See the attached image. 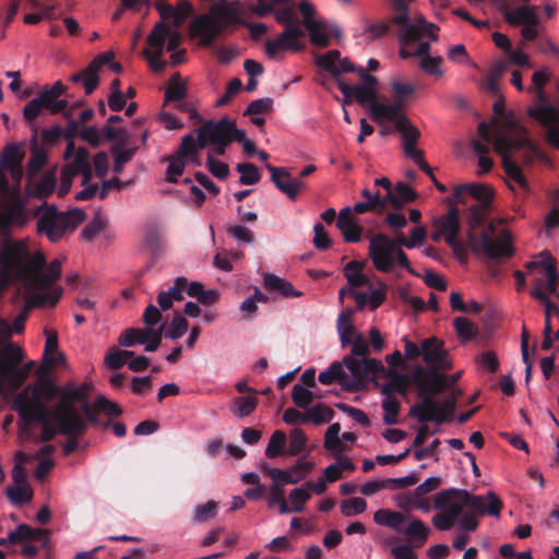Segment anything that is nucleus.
<instances>
[{"instance_id": "f257e3e1", "label": "nucleus", "mask_w": 559, "mask_h": 559, "mask_svg": "<svg viewBox=\"0 0 559 559\" xmlns=\"http://www.w3.org/2000/svg\"><path fill=\"white\" fill-rule=\"evenodd\" d=\"M493 193V189L487 185L465 183L454 188L453 199L457 204L468 205L466 219L471 228L467 233L469 249L477 255L497 260L514 254L509 235H506L503 239L495 240L486 230L479 235L473 231L474 228L485 224Z\"/></svg>"}, {"instance_id": "f03ea898", "label": "nucleus", "mask_w": 559, "mask_h": 559, "mask_svg": "<svg viewBox=\"0 0 559 559\" xmlns=\"http://www.w3.org/2000/svg\"><path fill=\"white\" fill-rule=\"evenodd\" d=\"M7 269L19 274L20 282H26L41 289L52 288L61 276V262L55 259L46 266V259L40 251H31L21 239H4Z\"/></svg>"}, {"instance_id": "7ed1b4c3", "label": "nucleus", "mask_w": 559, "mask_h": 559, "mask_svg": "<svg viewBox=\"0 0 559 559\" xmlns=\"http://www.w3.org/2000/svg\"><path fill=\"white\" fill-rule=\"evenodd\" d=\"M33 216H37L36 231L45 236L50 242H58L68 234L73 233L82 224L86 214L81 209H72L61 212L55 204L44 201L33 210Z\"/></svg>"}, {"instance_id": "20e7f679", "label": "nucleus", "mask_w": 559, "mask_h": 559, "mask_svg": "<svg viewBox=\"0 0 559 559\" xmlns=\"http://www.w3.org/2000/svg\"><path fill=\"white\" fill-rule=\"evenodd\" d=\"M235 5L236 3L214 5L210 13L197 16L190 25L191 35L199 37L203 47H212L228 25L241 23Z\"/></svg>"}, {"instance_id": "39448f33", "label": "nucleus", "mask_w": 559, "mask_h": 559, "mask_svg": "<svg viewBox=\"0 0 559 559\" xmlns=\"http://www.w3.org/2000/svg\"><path fill=\"white\" fill-rule=\"evenodd\" d=\"M392 238L379 233L369 237L368 254L373 266L382 273H390L397 263L409 274L419 276L412 267L408 257L401 248H395Z\"/></svg>"}, {"instance_id": "423d86ee", "label": "nucleus", "mask_w": 559, "mask_h": 559, "mask_svg": "<svg viewBox=\"0 0 559 559\" xmlns=\"http://www.w3.org/2000/svg\"><path fill=\"white\" fill-rule=\"evenodd\" d=\"M23 350L12 342L0 346V393L5 380L13 390H19L25 383L28 373L35 362L29 361L24 367L17 368L23 360Z\"/></svg>"}, {"instance_id": "0eeeda50", "label": "nucleus", "mask_w": 559, "mask_h": 559, "mask_svg": "<svg viewBox=\"0 0 559 559\" xmlns=\"http://www.w3.org/2000/svg\"><path fill=\"white\" fill-rule=\"evenodd\" d=\"M85 397L80 389L67 392L60 400L53 412V420L58 425L60 433L64 436H83L87 430L86 421L78 413L73 403Z\"/></svg>"}, {"instance_id": "6e6552de", "label": "nucleus", "mask_w": 559, "mask_h": 559, "mask_svg": "<svg viewBox=\"0 0 559 559\" xmlns=\"http://www.w3.org/2000/svg\"><path fill=\"white\" fill-rule=\"evenodd\" d=\"M67 87L61 81L55 82L50 87L45 86L37 95V97L29 100L23 109V118L28 123L34 124L33 121L43 115L44 110L51 115H57L68 108L69 102L60 99L66 93Z\"/></svg>"}, {"instance_id": "1a4fd4ad", "label": "nucleus", "mask_w": 559, "mask_h": 559, "mask_svg": "<svg viewBox=\"0 0 559 559\" xmlns=\"http://www.w3.org/2000/svg\"><path fill=\"white\" fill-rule=\"evenodd\" d=\"M456 401L454 396L442 402L435 401L430 396H424L420 403L414 404L409 409V416L417 418L419 423L435 421L443 424L451 419Z\"/></svg>"}, {"instance_id": "9d476101", "label": "nucleus", "mask_w": 559, "mask_h": 559, "mask_svg": "<svg viewBox=\"0 0 559 559\" xmlns=\"http://www.w3.org/2000/svg\"><path fill=\"white\" fill-rule=\"evenodd\" d=\"M358 75L362 84L349 85L343 80H337V86L344 96L343 104H350L355 99L359 105L369 104L372 114V104L378 102V79L366 72L364 68H359Z\"/></svg>"}, {"instance_id": "9b49d317", "label": "nucleus", "mask_w": 559, "mask_h": 559, "mask_svg": "<svg viewBox=\"0 0 559 559\" xmlns=\"http://www.w3.org/2000/svg\"><path fill=\"white\" fill-rule=\"evenodd\" d=\"M58 395V388L48 379H41L38 384L27 385L13 400L12 408L20 412L21 406L29 412H37L36 404L48 408L46 401H51Z\"/></svg>"}, {"instance_id": "f8f14e48", "label": "nucleus", "mask_w": 559, "mask_h": 559, "mask_svg": "<svg viewBox=\"0 0 559 559\" xmlns=\"http://www.w3.org/2000/svg\"><path fill=\"white\" fill-rule=\"evenodd\" d=\"M500 139L506 140L509 144L508 157H512L513 154L519 153V158L525 166H532L536 159L544 163L548 162L547 155L528 138L525 128L520 127L512 136H499L495 141L496 144Z\"/></svg>"}, {"instance_id": "ddd939ff", "label": "nucleus", "mask_w": 559, "mask_h": 559, "mask_svg": "<svg viewBox=\"0 0 559 559\" xmlns=\"http://www.w3.org/2000/svg\"><path fill=\"white\" fill-rule=\"evenodd\" d=\"M305 37L306 32L300 25H287L276 38L265 40V53L271 59H277L284 51H301L305 49L301 41Z\"/></svg>"}, {"instance_id": "4468645a", "label": "nucleus", "mask_w": 559, "mask_h": 559, "mask_svg": "<svg viewBox=\"0 0 559 559\" xmlns=\"http://www.w3.org/2000/svg\"><path fill=\"white\" fill-rule=\"evenodd\" d=\"M508 142L500 139L497 143V153L502 157V166L507 175L508 187L520 198H526L531 193V186L520 165L508 157Z\"/></svg>"}, {"instance_id": "2eb2a0df", "label": "nucleus", "mask_w": 559, "mask_h": 559, "mask_svg": "<svg viewBox=\"0 0 559 559\" xmlns=\"http://www.w3.org/2000/svg\"><path fill=\"white\" fill-rule=\"evenodd\" d=\"M413 0H391L393 10L397 13L391 19V23L399 26L397 40L400 45L419 40V28L411 21L408 4Z\"/></svg>"}, {"instance_id": "dca6fc26", "label": "nucleus", "mask_w": 559, "mask_h": 559, "mask_svg": "<svg viewBox=\"0 0 559 559\" xmlns=\"http://www.w3.org/2000/svg\"><path fill=\"white\" fill-rule=\"evenodd\" d=\"M298 10L302 15L301 25L309 32L310 41L321 48H325L330 45V40L325 31L328 29V23L321 20H316V8L312 3L307 0H302L298 3Z\"/></svg>"}, {"instance_id": "f3484780", "label": "nucleus", "mask_w": 559, "mask_h": 559, "mask_svg": "<svg viewBox=\"0 0 559 559\" xmlns=\"http://www.w3.org/2000/svg\"><path fill=\"white\" fill-rule=\"evenodd\" d=\"M528 114L545 129L546 141L559 150V109L552 105H535Z\"/></svg>"}, {"instance_id": "a211bd4d", "label": "nucleus", "mask_w": 559, "mask_h": 559, "mask_svg": "<svg viewBox=\"0 0 559 559\" xmlns=\"http://www.w3.org/2000/svg\"><path fill=\"white\" fill-rule=\"evenodd\" d=\"M112 59L114 52L111 51L97 55L85 69L72 74L70 81L74 84L81 83L85 94L91 95L99 85V70L103 66L111 62Z\"/></svg>"}, {"instance_id": "6ab92c4d", "label": "nucleus", "mask_w": 559, "mask_h": 559, "mask_svg": "<svg viewBox=\"0 0 559 559\" xmlns=\"http://www.w3.org/2000/svg\"><path fill=\"white\" fill-rule=\"evenodd\" d=\"M36 408L37 412H29L25 406H21L20 412H17L19 417L25 427H29L35 421L40 423L41 433L39 441L49 442L56 438L58 432H60L59 427L57 426L56 428L50 423V419H53V413L49 412L48 408H44L39 403L36 404Z\"/></svg>"}, {"instance_id": "aec40b11", "label": "nucleus", "mask_w": 559, "mask_h": 559, "mask_svg": "<svg viewBox=\"0 0 559 559\" xmlns=\"http://www.w3.org/2000/svg\"><path fill=\"white\" fill-rule=\"evenodd\" d=\"M142 246L151 255L150 263L141 271L143 274L150 270L165 252L166 242L164 240V230L159 224L156 222L145 224Z\"/></svg>"}, {"instance_id": "412c9836", "label": "nucleus", "mask_w": 559, "mask_h": 559, "mask_svg": "<svg viewBox=\"0 0 559 559\" xmlns=\"http://www.w3.org/2000/svg\"><path fill=\"white\" fill-rule=\"evenodd\" d=\"M525 269L533 275L544 276L547 282V290L555 297H559L557 265L548 252L540 253L539 260L527 262Z\"/></svg>"}, {"instance_id": "4be33fe9", "label": "nucleus", "mask_w": 559, "mask_h": 559, "mask_svg": "<svg viewBox=\"0 0 559 559\" xmlns=\"http://www.w3.org/2000/svg\"><path fill=\"white\" fill-rule=\"evenodd\" d=\"M231 129V120L223 118L221 120H207L201 128L197 130L199 135V147L200 150L205 148L207 145L230 141L228 133Z\"/></svg>"}, {"instance_id": "5701e85b", "label": "nucleus", "mask_w": 559, "mask_h": 559, "mask_svg": "<svg viewBox=\"0 0 559 559\" xmlns=\"http://www.w3.org/2000/svg\"><path fill=\"white\" fill-rule=\"evenodd\" d=\"M424 361L431 370H450L452 364L443 343L437 337H428L421 343Z\"/></svg>"}, {"instance_id": "b1692460", "label": "nucleus", "mask_w": 559, "mask_h": 559, "mask_svg": "<svg viewBox=\"0 0 559 559\" xmlns=\"http://www.w3.org/2000/svg\"><path fill=\"white\" fill-rule=\"evenodd\" d=\"M463 504L478 514L497 518L503 508L502 500L493 491H488L485 497L463 492Z\"/></svg>"}, {"instance_id": "393cba45", "label": "nucleus", "mask_w": 559, "mask_h": 559, "mask_svg": "<svg viewBox=\"0 0 559 559\" xmlns=\"http://www.w3.org/2000/svg\"><path fill=\"white\" fill-rule=\"evenodd\" d=\"M162 28H164V22H158L155 24L154 28L146 38L147 45L153 48L144 49L142 51L143 57L148 61L150 68L154 72H163L167 66L166 61L162 59L163 51V36Z\"/></svg>"}, {"instance_id": "a878e982", "label": "nucleus", "mask_w": 559, "mask_h": 559, "mask_svg": "<svg viewBox=\"0 0 559 559\" xmlns=\"http://www.w3.org/2000/svg\"><path fill=\"white\" fill-rule=\"evenodd\" d=\"M316 63L318 67L330 72L336 82L341 80L338 76L342 73L356 72L358 74L360 68L353 64L347 58L341 59V52L336 49L319 56Z\"/></svg>"}, {"instance_id": "bb28decb", "label": "nucleus", "mask_w": 559, "mask_h": 559, "mask_svg": "<svg viewBox=\"0 0 559 559\" xmlns=\"http://www.w3.org/2000/svg\"><path fill=\"white\" fill-rule=\"evenodd\" d=\"M24 152L17 143L7 144L0 153V187L10 192V185L7 178L9 169L22 166Z\"/></svg>"}, {"instance_id": "cd10ccee", "label": "nucleus", "mask_w": 559, "mask_h": 559, "mask_svg": "<svg viewBox=\"0 0 559 559\" xmlns=\"http://www.w3.org/2000/svg\"><path fill=\"white\" fill-rule=\"evenodd\" d=\"M318 379L324 385H330L337 380L348 392H357L362 389V385L358 380L349 379L348 374L343 369V364L340 361L332 362L328 369L319 373Z\"/></svg>"}, {"instance_id": "c85d7f7f", "label": "nucleus", "mask_w": 559, "mask_h": 559, "mask_svg": "<svg viewBox=\"0 0 559 559\" xmlns=\"http://www.w3.org/2000/svg\"><path fill=\"white\" fill-rule=\"evenodd\" d=\"M155 7L162 17L160 22L171 21L175 27L180 26L193 11L192 4L187 0L180 1L176 7L159 0Z\"/></svg>"}, {"instance_id": "c756f323", "label": "nucleus", "mask_w": 559, "mask_h": 559, "mask_svg": "<svg viewBox=\"0 0 559 559\" xmlns=\"http://www.w3.org/2000/svg\"><path fill=\"white\" fill-rule=\"evenodd\" d=\"M29 221L25 210V201L16 197L1 213L0 223L3 227H24Z\"/></svg>"}, {"instance_id": "7c9ffc66", "label": "nucleus", "mask_w": 559, "mask_h": 559, "mask_svg": "<svg viewBox=\"0 0 559 559\" xmlns=\"http://www.w3.org/2000/svg\"><path fill=\"white\" fill-rule=\"evenodd\" d=\"M433 227L441 229V233H443V239L447 243L453 242L461 230L459 207L456 205H451L444 215L435 219Z\"/></svg>"}, {"instance_id": "2f4dec72", "label": "nucleus", "mask_w": 559, "mask_h": 559, "mask_svg": "<svg viewBox=\"0 0 559 559\" xmlns=\"http://www.w3.org/2000/svg\"><path fill=\"white\" fill-rule=\"evenodd\" d=\"M32 136H31V153L32 156L27 163V181H31L45 166L47 162V153L46 150L38 144V135L39 129L36 124L31 126Z\"/></svg>"}, {"instance_id": "473e14b6", "label": "nucleus", "mask_w": 559, "mask_h": 559, "mask_svg": "<svg viewBox=\"0 0 559 559\" xmlns=\"http://www.w3.org/2000/svg\"><path fill=\"white\" fill-rule=\"evenodd\" d=\"M336 226L346 242L360 241L362 227L353 218L352 207L347 206L340 211Z\"/></svg>"}, {"instance_id": "72a5a7b5", "label": "nucleus", "mask_w": 559, "mask_h": 559, "mask_svg": "<svg viewBox=\"0 0 559 559\" xmlns=\"http://www.w3.org/2000/svg\"><path fill=\"white\" fill-rule=\"evenodd\" d=\"M406 106L405 99L394 98L393 103H373L372 104V117L374 120L380 121L382 119L390 120L396 123L400 118L406 117L402 114V110Z\"/></svg>"}, {"instance_id": "f704fd0d", "label": "nucleus", "mask_w": 559, "mask_h": 559, "mask_svg": "<svg viewBox=\"0 0 559 559\" xmlns=\"http://www.w3.org/2000/svg\"><path fill=\"white\" fill-rule=\"evenodd\" d=\"M417 192L407 183L400 181L392 191L386 192V205L390 204L394 210H401L403 206L417 199Z\"/></svg>"}, {"instance_id": "c9c22d12", "label": "nucleus", "mask_w": 559, "mask_h": 559, "mask_svg": "<svg viewBox=\"0 0 559 559\" xmlns=\"http://www.w3.org/2000/svg\"><path fill=\"white\" fill-rule=\"evenodd\" d=\"M265 168L269 170L271 175V181L274 186L287 198L294 201V190H293V178L290 173L284 167H276L271 164H266Z\"/></svg>"}, {"instance_id": "e433bc0d", "label": "nucleus", "mask_w": 559, "mask_h": 559, "mask_svg": "<svg viewBox=\"0 0 559 559\" xmlns=\"http://www.w3.org/2000/svg\"><path fill=\"white\" fill-rule=\"evenodd\" d=\"M64 167L70 168L76 175L81 174L83 176V186H86L93 177L92 167L90 164V153L87 148L83 146L78 147V152L73 156L72 164H69Z\"/></svg>"}, {"instance_id": "4c0bfd02", "label": "nucleus", "mask_w": 559, "mask_h": 559, "mask_svg": "<svg viewBox=\"0 0 559 559\" xmlns=\"http://www.w3.org/2000/svg\"><path fill=\"white\" fill-rule=\"evenodd\" d=\"M56 177L53 174H46L39 181L33 183V178L27 182L26 193L31 198L45 200L56 188Z\"/></svg>"}, {"instance_id": "58836bf2", "label": "nucleus", "mask_w": 559, "mask_h": 559, "mask_svg": "<svg viewBox=\"0 0 559 559\" xmlns=\"http://www.w3.org/2000/svg\"><path fill=\"white\" fill-rule=\"evenodd\" d=\"M264 286L270 292H278L286 298L300 297L302 292L297 290L289 282L274 274L264 275Z\"/></svg>"}, {"instance_id": "ea45409f", "label": "nucleus", "mask_w": 559, "mask_h": 559, "mask_svg": "<svg viewBox=\"0 0 559 559\" xmlns=\"http://www.w3.org/2000/svg\"><path fill=\"white\" fill-rule=\"evenodd\" d=\"M506 21L511 25H532L537 26L539 21L531 7H519L513 11H507L504 14Z\"/></svg>"}, {"instance_id": "a19ab883", "label": "nucleus", "mask_w": 559, "mask_h": 559, "mask_svg": "<svg viewBox=\"0 0 559 559\" xmlns=\"http://www.w3.org/2000/svg\"><path fill=\"white\" fill-rule=\"evenodd\" d=\"M373 521L378 525L388 526L399 533L403 531L404 515L401 512L379 509L373 514Z\"/></svg>"}, {"instance_id": "79ce46f5", "label": "nucleus", "mask_w": 559, "mask_h": 559, "mask_svg": "<svg viewBox=\"0 0 559 559\" xmlns=\"http://www.w3.org/2000/svg\"><path fill=\"white\" fill-rule=\"evenodd\" d=\"M390 381L385 382L382 385L381 392L383 395H391L393 392H396L403 396L407 394L408 386L411 384V379L408 374L396 373L389 371Z\"/></svg>"}, {"instance_id": "37998d69", "label": "nucleus", "mask_w": 559, "mask_h": 559, "mask_svg": "<svg viewBox=\"0 0 559 559\" xmlns=\"http://www.w3.org/2000/svg\"><path fill=\"white\" fill-rule=\"evenodd\" d=\"M449 386V378L445 374L439 372V370H431L426 382V392L423 395H419V397L421 400L424 396H430L433 399L435 395L440 394Z\"/></svg>"}, {"instance_id": "c03bdc74", "label": "nucleus", "mask_w": 559, "mask_h": 559, "mask_svg": "<svg viewBox=\"0 0 559 559\" xmlns=\"http://www.w3.org/2000/svg\"><path fill=\"white\" fill-rule=\"evenodd\" d=\"M334 414L335 413L331 407L319 403L306 412L304 423H313L318 426L323 425L331 421Z\"/></svg>"}, {"instance_id": "a18cd8bd", "label": "nucleus", "mask_w": 559, "mask_h": 559, "mask_svg": "<svg viewBox=\"0 0 559 559\" xmlns=\"http://www.w3.org/2000/svg\"><path fill=\"white\" fill-rule=\"evenodd\" d=\"M395 130L402 135L403 146L416 144L420 138V131L411 122L407 117L400 118L394 124Z\"/></svg>"}, {"instance_id": "49530a36", "label": "nucleus", "mask_w": 559, "mask_h": 559, "mask_svg": "<svg viewBox=\"0 0 559 559\" xmlns=\"http://www.w3.org/2000/svg\"><path fill=\"white\" fill-rule=\"evenodd\" d=\"M258 402L254 395L238 396L234 399L230 411L235 416L243 418L254 412Z\"/></svg>"}, {"instance_id": "de8ad7c7", "label": "nucleus", "mask_w": 559, "mask_h": 559, "mask_svg": "<svg viewBox=\"0 0 559 559\" xmlns=\"http://www.w3.org/2000/svg\"><path fill=\"white\" fill-rule=\"evenodd\" d=\"M187 88L180 80V73L176 72L171 75L169 85L165 92V103L182 100L186 98Z\"/></svg>"}, {"instance_id": "09e8293b", "label": "nucleus", "mask_w": 559, "mask_h": 559, "mask_svg": "<svg viewBox=\"0 0 559 559\" xmlns=\"http://www.w3.org/2000/svg\"><path fill=\"white\" fill-rule=\"evenodd\" d=\"M236 170L240 174V185H255L261 180L262 177L259 168L252 163H239L236 166Z\"/></svg>"}, {"instance_id": "8fccbe9b", "label": "nucleus", "mask_w": 559, "mask_h": 559, "mask_svg": "<svg viewBox=\"0 0 559 559\" xmlns=\"http://www.w3.org/2000/svg\"><path fill=\"white\" fill-rule=\"evenodd\" d=\"M463 492H467L463 489L450 488L439 491L435 496V508L444 510L447 509L453 501L460 500L463 503Z\"/></svg>"}, {"instance_id": "3c124183", "label": "nucleus", "mask_w": 559, "mask_h": 559, "mask_svg": "<svg viewBox=\"0 0 559 559\" xmlns=\"http://www.w3.org/2000/svg\"><path fill=\"white\" fill-rule=\"evenodd\" d=\"M134 356V352L127 349L109 348L105 357V364L108 368L120 369L127 361Z\"/></svg>"}, {"instance_id": "603ef678", "label": "nucleus", "mask_w": 559, "mask_h": 559, "mask_svg": "<svg viewBox=\"0 0 559 559\" xmlns=\"http://www.w3.org/2000/svg\"><path fill=\"white\" fill-rule=\"evenodd\" d=\"M118 344L122 347H132L134 345L145 344V328L126 329L118 338Z\"/></svg>"}, {"instance_id": "864d4df0", "label": "nucleus", "mask_w": 559, "mask_h": 559, "mask_svg": "<svg viewBox=\"0 0 559 559\" xmlns=\"http://www.w3.org/2000/svg\"><path fill=\"white\" fill-rule=\"evenodd\" d=\"M286 442L287 437L284 431L276 430L273 432L265 450V456L269 459H275L276 456L284 454Z\"/></svg>"}, {"instance_id": "5fc2aeb1", "label": "nucleus", "mask_w": 559, "mask_h": 559, "mask_svg": "<svg viewBox=\"0 0 559 559\" xmlns=\"http://www.w3.org/2000/svg\"><path fill=\"white\" fill-rule=\"evenodd\" d=\"M345 276L352 287H360L368 284V277L361 272V265L357 261H350L346 264Z\"/></svg>"}, {"instance_id": "6e6d98bb", "label": "nucleus", "mask_w": 559, "mask_h": 559, "mask_svg": "<svg viewBox=\"0 0 559 559\" xmlns=\"http://www.w3.org/2000/svg\"><path fill=\"white\" fill-rule=\"evenodd\" d=\"M272 13L274 14L276 22L284 25L285 27H287V25L295 24L301 26V21L295 11V4H289L277 9L274 8Z\"/></svg>"}, {"instance_id": "4d7b16f0", "label": "nucleus", "mask_w": 559, "mask_h": 559, "mask_svg": "<svg viewBox=\"0 0 559 559\" xmlns=\"http://www.w3.org/2000/svg\"><path fill=\"white\" fill-rule=\"evenodd\" d=\"M188 328V320L176 312L169 328H165V337L169 340H178L187 333Z\"/></svg>"}, {"instance_id": "13d9d810", "label": "nucleus", "mask_w": 559, "mask_h": 559, "mask_svg": "<svg viewBox=\"0 0 559 559\" xmlns=\"http://www.w3.org/2000/svg\"><path fill=\"white\" fill-rule=\"evenodd\" d=\"M382 408L384 411L383 421L389 425H396L399 419V413L401 409L400 402L392 395H385L382 402Z\"/></svg>"}, {"instance_id": "bf43d9fd", "label": "nucleus", "mask_w": 559, "mask_h": 559, "mask_svg": "<svg viewBox=\"0 0 559 559\" xmlns=\"http://www.w3.org/2000/svg\"><path fill=\"white\" fill-rule=\"evenodd\" d=\"M341 431V425L338 423L332 424L325 431L324 436V448L329 451L343 452L346 448L343 445L338 433Z\"/></svg>"}, {"instance_id": "052dcab7", "label": "nucleus", "mask_w": 559, "mask_h": 559, "mask_svg": "<svg viewBox=\"0 0 559 559\" xmlns=\"http://www.w3.org/2000/svg\"><path fill=\"white\" fill-rule=\"evenodd\" d=\"M165 326L163 323L159 328H145V350L154 353L162 344L163 336H165Z\"/></svg>"}, {"instance_id": "680f3d73", "label": "nucleus", "mask_w": 559, "mask_h": 559, "mask_svg": "<svg viewBox=\"0 0 559 559\" xmlns=\"http://www.w3.org/2000/svg\"><path fill=\"white\" fill-rule=\"evenodd\" d=\"M94 407L97 412L104 413L110 418H117L122 415V408L104 395H98L95 399Z\"/></svg>"}, {"instance_id": "e2e57ef3", "label": "nucleus", "mask_w": 559, "mask_h": 559, "mask_svg": "<svg viewBox=\"0 0 559 559\" xmlns=\"http://www.w3.org/2000/svg\"><path fill=\"white\" fill-rule=\"evenodd\" d=\"M314 397V394L302 384H295L293 386L292 400L297 407L304 409L308 408Z\"/></svg>"}, {"instance_id": "0e129e2a", "label": "nucleus", "mask_w": 559, "mask_h": 559, "mask_svg": "<svg viewBox=\"0 0 559 559\" xmlns=\"http://www.w3.org/2000/svg\"><path fill=\"white\" fill-rule=\"evenodd\" d=\"M217 508V502L213 500H209L206 503L195 507L193 513V521L195 523H204L209 520L216 518Z\"/></svg>"}, {"instance_id": "69168bd1", "label": "nucleus", "mask_w": 559, "mask_h": 559, "mask_svg": "<svg viewBox=\"0 0 559 559\" xmlns=\"http://www.w3.org/2000/svg\"><path fill=\"white\" fill-rule=\"evenodd\" d=\"M7 496L14 504L23 506L32 500L33 491L28 486L8 487Z\"/></svg>"}, {"instance_id": "338daca9", "label": "nucleus", "mask_w": 559, "mask_h": 559, "mask_svg": "<svg viewBox=\"0 0 559 559\" xmlns=\"http://www.w3.org/2000/svg\"><path fill=\"white\" fill-rule=\"evenodd\" d=\"M306 443V433L299 428H294L289 435V445L287 453L292 456L300 454L304 451Z\"/></svg>"}, {"instance_id": "774afa93", "label": "nucleus", "mask_w": 559, "mask_h": 559, "mask_svg": "<svg viewBox=\"0 0 559 559\" xmlns=\"http://www.w3.org/2000/svg\"><path fill=\"white\" fill-rule=\"evenodd\" d=\"M367 509V502L359 497L344 500L341 503V512L345 516H354L365 512Z\"/></svg>"}]
</instances>
